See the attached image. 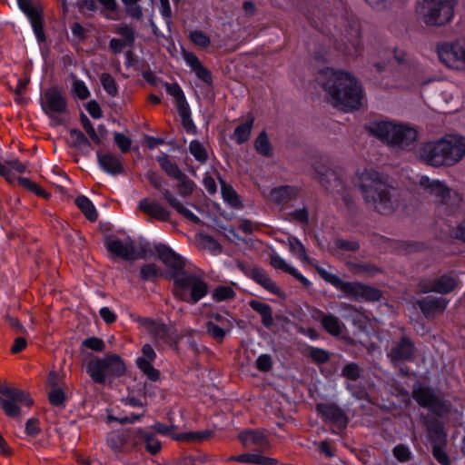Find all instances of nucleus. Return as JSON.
Segmentation results:
<instances>
[{
	"label": "nucleus",
	"mask_w": 465,
	"mask_h": 465,
	"mask_svg": "<svg viewBox=\"0 0 465 465\" xmlns=\"http://www.w3.org/2000/svg\"><path fill=\"white\" fill-rule=\"evenodd\" d=\"M288 246L293 255L303 262L312 264L322 279L342 292L345 298L357 302H377L381 298L382 293L379 289L361 282H345L338 275L315 264L307 255L305 246L296 237L291 236L288 238Z\"/></svg>",
	"instance_id": "f257e3e1"
},
{
	"label": "nucleus",
	"mask_w": 465,
	"mask_h": 465,
	"mask_svg": "<svg viewBox=\"0 0 465 465\" xmlns=\"http://www.w3.org/2000/svg\"><path fill=\"white\" fill-rule=\"evenodd\" d=\"M321 74L324 78L323 88L334 107L344 112L360 108L363 94L361 85L353 76L331 68L322 70Z\"/></svg>",
	"instance_id": "f03ea898"
},
{
	"label": "nucleus",
	"mask_w": 465,
	"mask_h": 465,
	"mask_svg": "<svg viewBox=\"0 0 465 465\" xmlns=\"http://www.w3.org/2000/svg\"><path fill=\"white\" fill-rule=\"evenodd\" d=\"M357 178L364 201L378 213L388 214L397 208L398 191L387 183L383 174L373 169H365L357 173Z\"/></svg>",
	"instance_id": "7ed1b4c3"
},
{
	"label": "nucleus",
	"mask_w": 465,
	"mask_h": 465,
	"mask_svg": "<svg viewBox=\"0 0 465 465\" xmlns=\"http://www.w3.org/2000/svg\"><path fill=\"white\" fill-rule=\"evenodd\" d=\"M413 153L419 160L434 167L452 166L465 156V139L446 135L437 141L414 146Z\"/></svg>",
	"instance_id": "20e7f679"
},
{
	"label": "nucleus",
	"mask_w": 465,
	"mask_h": 465,
	"mask_svg": "<svg viewBox=\"0 0 465 465\" xmlns=\"http://www.w3.org/2000/svg\"><path fill=\"white\" fill-rule=\"evenodd\" d=\"M173 294L185 302L195 304L208 293V284L200 273L184 270L173 273Z\"/></svg>",
	"instance_id": "39448f33"
},
{
	"label": "nucleus",
	"mask_w": 465,
	"mask_h": 465,
	"mask_svg": "<svg viewBox=\"0 0 465 465\" xmlns=\"http://www.w3.org/2000/svg\"><path fill=\"white\" fill-rule=\"evenodd\" d=\"M457 0H422L415 5V14L427 25H443L453 17Z\"/></svg>",
	"instance_id": "423d86ee"
},
{
	"label": "nucleus",
	"mask_w": 465,
	"mask_h": 465,
	"mask_svg": "<svg viewBox=\"0 0 465 465\" xmlns=\"http://www.w3.org/2000/svg\"><path fill=\"white\" fill-rule=\"evenodd\" d=\"M85 370L92 381L104 384L107 377H120L124 374L126 366L117 354H108L103 358L94 357L86 362Z\"/></svg>",
	"instance_id": "0eeeda50"
},
{
	"label": "nucleus",
	"mask_w": 465,
	"mask_h": 465,
	"mask_svg": "<svg viewBox=\"0 0 465 465\" xmlns=\"http://www.w3.org/2000/svg\"><path fill=\"white\" fill-rule=\"evenodd\" d=\"M0 394L3 396L0 399L2 410L12 419L20 420L34 404L27 391L9 387L5 383H0Z\"/></svg>",
	"instance_id": "6e6552de"
},
{
	"label": "nucleus",
	"mask_w": 465,
	"mask_h": 465,
	"mask_svg": "<svg viewBox=\"0 0 465 465\" xmlns=\"http://www.w3.org/2000/svg\"><path fill=\"white\" fill-rule=\"evenodd\" d=\"M423 423L431 444L432 456L440 465H450V459L445 450L448 445V435L444 424L432 416L424 417Z\"/></svg>",
	"instance_id": "1a4fd4ad"
},
{
	"label": "nucleus",
	"mask_w": 465,
	"mask_h": 465,
	"mask_svg": "<svg viewBox=\"0 0 465 465\" xmlns=\"http://www.w3.org/2000/svg\"><path fill=\"white\" fill-rule=\"evenodd\" d=\"M412 397L420 407L428 409L438 418L448 416L450 412V402L430 387L414 385Z\"/></svg>",
	"instance_id": "9d476101"
},
{
	"label": "nucleus",
	"mask_w": 465,
	"mask_h": 465,
	"mask_svg": "<svg viewBox=\"0 0 465 465\" xmlns=\"http://www.w3.org/2000/svg\"><path fill=\"white\" fill-rule=\"evenodd\" d=\"M370 134L391 147L400 146L406 135L407 126L388 121H373L366 125Z\"/></svg>",
	"instance_id": "9b49d317"
},
{
	"label": "nucleus",
	"mask_w": 465,
	"mask_h": 465,
	"mask_svg": "<svg viewBox=\"0 0 465 465\" xmlns=\"http://www.w3.org/2000/svg\"><path fill=\"white\" fill-rule=\"evenodd\" d=\"M440 61L447 67L465 70V45L457 41L437 45Z\"/></svg>",
	"instance_id": "f8f14e48"
},
{
	"label": "nucleus",
	"mask_w": 465,
	"mask_h": 465,
	"mask_svg": "<svg viewBox=\"0 0 465 465\" xmlns=\"http://www.w3.org/2000/svg\"><path fill=\"white\" fill-rule=\"evenodd\" d=\"M105 247L111 253L126 261L146 257L143 252L136 250L134 242L131 238L124 240L118 238L107 239L105 241Z\"/></svg>",
	"instance_id": "ddd939ff"
},
{
	"label": "nucleus",
	"mask_w": 465,
	"mask_h": 465,
	"mask_svg": "<svg viewBox=\"0 0 465 465\" xmlns=\"http://www.w3.org/2000/svg\"><path fill=\"white\" fill-rule=\"evenodd\" d=\"M135 322L153 338L156 343L170 344L173 342V333L166 324L149 317L141 316L136 317Z\"/></svg>",
	"instance_id": "4468645a"
},
{
	"label": "nucleus",
	"mask_w": 465,
	"mask_h": 465,
	"mask_svg": "<svg viewBox=\"0 0 465 465\" xmlns=\"http://www.w3.org/2000/svg\"><path fill=\"white\" fill-rule=\"evenodd\" d=\"M41 106L49 117H54L67 111L66 99L57 87H51L45 91Z\"/></svg>",
	"instance_id": "2eb2a0df"
},
{
	"label": "nucleus",
	"mask_w": 465,
	"mask_h": 465,
	"mask_svg": "<svg viewBox=\"0 0 465 465\" xmlns=\"http://www.w3.org/2000/svg\"><path fill=\"white\" fill-rule=\"evenodd\" d=\"M20 9L25 14L30 21L36 39L39 42L45 40L43 25L42 11L36 6H34L31 0H17Z\"/></svg>",
	"instance_id": "dca6fc26"
},
{
	"label": "nucleus",
	"mask_w": 465,
	"mask_h": 465,
	"mask_svg": "<svg viewBox=\"0 0 465 465\" xmlns=\"http://www.w3.org/2000/svg\"><path fill=\"white\" fill-rule=\"evenodd\" d=\"M318 413L323 420L331 421L339 428L344 429L349 419L344 411L333 402H322L316 405Z\"/></svg>",
	"instance_id": "f3484780"
},
{
	"label": "nucleus",
	"mask_w": 465,
	"mask_h": 465,
	"mask_svg": "<svg viewBox=\"0 0 465 465\" xmlns=\"http://www.w3.org/2000/svg\"><path fill=\"white\" fill-rule=\"evenodd\" d=\"M155 359L153 348L150 344H144L142 348V356L135 361L137 368L152 381H156L160 378V371L152 364Z\"/></svg>",
	"instance_id": "a211bd4d"
},
{
	"label": "nucleus",
	"mask_w": 465,
	"mask_h": 465,
	"mask_svg": "<svg viewBox=\"0 0 465 465\" xmlns=\"http://www.w3.org/2000/svg\"><path fill=\"white\" fill-rule=\"evenodd\" d=\"M154 251L158 259L173 272H181L184 268V261L181 255L163 243L154 244Z\"/></svg>",
	"instance_id": "6ab92c4d"
},
{
	"label": "nucleus",
	"mask_w": 465,
	"mask_h": 465,
	"mask_svg": "<svg viewBox=\"0 0 465 465\" xmlns=\"http://www.w3.org/2000/svg\"><path fill=\"white\" fill-rule=\"evenodd\" d=\"M312 318L319 322L323 330L332 336H339L341 334L345 327L337 316L331 313H325L319 309L312 312Z\"/></svg>",
	"instance_id": "aec40b11"
},
{
	"label": "nucleus",
	"mask_w": 465,
	"mask_h": 465,
	"mask_svg": "<svg viewBox=\"0 0 465 465\" xmlns=\"http://www.w3.org/2000/svg\"><path fill=\"white\" fill-rule=\"evenodd\" d=\"M300 188L296 186L282 185L272 188L267 197L271 203L282 206L296 200L300 195Z\"/></svg>",
	"instance_id": "412c9836"
},
{
	"label": "nucleus",
	"mask_w": 465,
	"mask_h": 465,
	"mask_svg": "<svg viewBox=\"0 0 465 465\" xmlns=\"http://www.w3.org/2000/svg\"><path fill=\"white\" fill-rule=\"evenodd\" d=\"M419 184L430 194L434 195L440 203H447L450 198V190L440 181L421 176Z\"/></svg>",
	"instance_id": "4be33fe9"
},
{
	"label": "nucleus",
	"mask_w": 465,
	"mask_h": 465,
	"mask_svg": "<svg viewBox=\"0 0 465 465\" xmlns=\"http://www.w3.org/2000/svg\"><path fill=\"white\" fill-rule=\"evenodd\" d=\"M132 436L134 446L143 443L146 450L152 455H155L161 450V442L154 433L145 431L142 429H135L132 430Z\"/></svg>",
	"instance_id": "5701e85b"
},
{
	"label": "nucleus",
	"mask_w": 465,
	"mask_h": 465,
	"mask_svg": "<svg viewBox=\"0 0 465 465\" xmlns=\"http://www.w3.org/2000/svg\"><path fill=\"white\" fill-rule=\"evenodd\" d=\"M138 209L158 221H167L170 218V212L154 199H142L138 203Z\"/></svg>",
	"instance_id": "b1692460"
},
{
	"label": "nucleus",
	"mask_w": 465,
	"mask_h": 465,
	"mask_svg": "<svg viewBox=\"0 0 465 465\" xmlns=\"http://www.w3.org/2000/svg\"><path fill=\"white\" fill-rule=\"evenodd\" d=\"M448 301L441 297L427 296L417 301L420 311L426 317H430L436 312H443L447 307Z\"/></svg>",
	"instance_id": "393cba45"
},
{
	"label": "nucleus",
	"mask_w": 465,
	"mask_h": 465,
	"mask_svg": "<svg viewBox=\"0 0 465 465\" xmlns=\"http://www.w3.org/2000/svg\"><path fill=\"white\" fill-rule=\"evenodd\" d=\"M271 265L277 269L281 270L286 273L291 274L295 279H297L303 286L310 287L312 282L303 276L295 267L288 264L286 261L282 258L278 253L273 252L271 255Z\"/></svg>",
	"instance_id": "a878e982"
},
{
	"label": "nucleus",
	"mask_w": 465,
	"mask_h": 465,
	"mask_svg": "<svg viewBox=\"0 0 465 465\" xmlns=\"http://www.w3.org/2000/svg\"><path fill=\"white\" fill-rule=\"evenodd\" d=\"M97 160L100 167L109 174H120L123 170V163L121 160L111 153H97Z\"/></svg>",
	"instance_id": "bb28decb"
},
{
	"label": "nucleus",
	"mask_w": 465,
	"mask_h": 465,
	"mask_svg": "<svg viewBox=\"0 0 465 465\" xmlns=\"http://www.w3.org/2000/svg\"><path fill=\"white\" fill-rule=\"evenodd\" d=\"M250 277L259 285L262 286L265 290L272 294L281 296L282 291L276 283L271 279L266 272L258 267H254L250 271Z\"/></svg>",
	"instance_id": "cd10ccee"
},
{
	"label": "nucleus",
	"mask_w": 465,
	"mask_h": 465,
	"mask_svg": "<svg viewBox=\"0 0 465 465\" xmlns=\"http://www.w3.org/2000/svg\"><path fill=\"white\" fill-rule=\"evenodd\" d=\"M129 440L133 441L132 430L126 432L113 431L108 435L106 442L113 451L120 453L125 451L126 443Z\"/></svg>",
	"instance_id": "c85d7f7f"
},
{
	"label": "nucleus",
	"mask_w": 465,
	"mask_h": 465,
	"mask_svg": "<svg viewBox=\"0 0 465 465\" xmlns=\"http://www.w3.org/2000/svg\"><path fill=\"white\" fill-rule=\"evenodd\" d=\"M230 460L240 463H250L256 465H276L277 460L272 458L265 457L260 453H244L230 458Z\"/></svg>",
	"instance_id": "c756f323"
},
{
	"label": "nucleus",
	"mask_w": 465,
	"mask_h": 465,
	"mask_svg": "<svg viewBox=\"0 0 465 465\" xmlns=\"http://www.w3.org/2000/svg\"><path fill=\"white\" fill-rule=\"evenodd\" d=\"M458 285V281L455 277L448 274H443L433 280V287L428 290H432L433 292L447 294L451 292Z\"/></svg>",
	"instance_id": "7c9ffc66"
},
{
	"label": "nucleus",
	"mask_w": 465,
	"mask_h": 465,
	"mask_svg": "<svg viewBox=\"0 0 465 465\" xmlns=\"http://www.w3.org/2000/svg\"><path fill=\"white\" fill-rule=\"evenodd\" d=\"M388 356L392 364L405 373L401 364L407 359V338L402 337L401 342L391 350Z\"/></svg>",
	"instance_id": "2f4dec72"
},
{
	"label": "nucleus",
	"mask_w": 465,
	"mask_h": 465,
	"mask_svg": "<svg viewBox=\"0 0 465 465\" xmlns=\"http://www.w3.org/2000/svg\"><path fill=\"white\" fill-rule=\"evenodd\" d=\"M239 439L245 446L253 444L257 445L262 450H267L269 448L268 440L262 432L259 431H243L239 435Z\"/></svg>",
	"instance_id": "473e14b6"
},
{
	"label": "nucleus",
	"mask_w": 465,
	"mask_h": 465,
	"mask_svg": "<svg viewBox=\"0 0 465 465\" xmlns=\"http://www.w3.org/2000/svg\"><path fill=\"white\" fill-rule=\"evenodd\" d=\"M250 307L259 313L262 317V324L269 328L273 323V318H272V311L269 304L261 302L259 301L252 300L249 302Z\"/></svg>",
	"instance_id": "72a5a7b5"
},
{
	"label": "nucleus",
	"mask_w": 465,
	"mask_h": 465,
	"mask_svg": "<svg viewBox=\"0 0 465 465\" xmlns=\"http://www.w3.org/2000/svg\"><path fill=\"white\" fill-rule=\"evenodd\" d=\"M74 203L87 220L91 222H94L97 220L98 213L96 211L95 206L88 197L84 195L77 196Z\"/></svg>",
	"instance_id": "f704fd0d"
},
{
	"label": "nucleus",
	"mask_w": 465,
	"mask_h": 465,
	"mask_svg": "<svg viewBox=\"0 0 465 465\" xmlns=\"http://www.w3.org/2000/svg\"><path fill=\"white\" fill-rule=\"evenodd\" d=\"M72 80L71 92L72 94L79 100H86L91 95V93L86 84L79 79L74 73L70 74Z\"/></svg>",
	"instance_id": "c9c22d12"
},
{
	"label": "nucleus",
	"mask_w": 465,
	"mask_h": 465,
	"mask_svg": "<svg viewBox=\"0 0 465 465\" xmlns=\"http://www.w3.org/2000/svg\"><path fill=\"white\" fill-rule=\"evenodd\" d=\"M158 163L167 175L178 181H181L185 177V174L180 170L178 165L173 163L167 156L159 157Z\"/></svg>",
	"instance_id": "e433bc0d"
},
{
	"label": "nucleus",
	"mask_w": 465,
	"mask_h": 465,
	"mask_svg": "<svg viewBox=\"0 0 465 465\" xmlns=\"http://www.w3.org/2000/svg\"><path fill=\"white\" fill-rule=\"evenodd\" d=\"M189 153L200 164L206 163L208 160V152L206 147L198 140H192L188 147Z\"/></svg>",
	"instance_id": "4c0bfd02"
},
{
	"label": "nucleus",
	"mask_w": 465,
	"mask_h": 465,
	"mask_svg": "<svg viewBox=\"0 0 465 465\" xmlns=\"http://www.w3.org/2000/svg\"><path fill=\"white\" fill-rule=\"evenodd\" d=\"M232 329V326H221L213 321L206 322V331L208 334L218 342H222L224 340L226 333L230 332Z\"/></svg>",
	"instance_id": "58836bf2"
},
{
	"label": "nucleus",
	"mask_w": 465,
	"mask_h": 465,
	"mask_svg": "<svg viewBox=\"0 0 465 465\" xmlns=\"http://www.w3.org/2000/svg\"><path fill=\"white\" fill-rule=\"evenodd\" d=\"M166 93L174 98L177 109L188 105L183 91L177 83L164 84Z\"/></svg>",
	"instance_id": "ea45409f"
},
{
	"label": "nucleus",
	"mask_w": 465,
	"mask_h": 465,
	"mask_svg": "<svg viewBox=\"0 0 465 465\" xmlns=\"http://www.w3.org/2000/svg\"><path fill=\"white\" fill-rule=\"evenodd\" d=\"M253 124V119L247 121L240 125H238L232 134V139H234L237 143L242 144L248 141Z\"/></svg>",
	"instance_id": "a19ab883"
},
{
	"label": "nucleus",
	"mask_w": 465,
	"mask_h": 465,
	"mask_svg": "<svg viewBox=\"0 0 465 465\" xmlns=\"http://www.w3.org/2000/svg\"><path fill=\"white\" fill-rule=\"evenodd\" d=\"M221 193L223 201L231 207L240 208L242 206L239 195L232 186L223 183L221 188Z\"/></svg>",
	"instance_id": "79ce46f5"
},
{
	"label": "nucleus",
	"mask_w": 465,
	"mask_h": 465,
	"mask_svg": "<svg viewBox=\"0 0 465 465\" xmlns=\"http://www.w3.org/2000/svg\"><path fill=\"white\" fill-rule=\"evenodd\" d=\"M17 182L21 186L34 193L37 196H41L45 199L50 197L49 193L45 192L41 186H39L37 183H35L29 178L18 177Z\"/></svg>",
	"instance_id": "37998d69"
},
{
	"label": "nucleus",
	"mask_w": 465,
	"mask_h": 465,
	"mask_svg": "<svg viewBox=\"0 0 465 465\" xmlns=\"http://www.w3.org/2000/svg\"><path fill=\"white\" fill-rule=\"evenodd\" d=\"M308 355L316 364L327 363L331 359V354L328 351L314 346L308 347Z\"/></svg>",
	"instance_id": "c03bdc74"
},
{
	"label": "nucleus",
	"mask_w": 465,
	"mask_h": 465,
	"mask_svg": "<svg viewBox=\"0 0 465 465\" xmlns=\"http://www.w3.org/2000/svg\"><path fill=\"white\" fill-rule=\"evenodd\" d=\"M235 292L231 286L220 285L217 286L212 293V298L214 302H220L226 300L233 299Z\"/></svg>",
	"instance_id": "a18cd8bd"
},
{
	"label": "nucleus",
	"mask_w": 465,
	"mask_h": 465,
	"mask_svg": "<svg viewBox=\"0 0 465 465\" xmlns=\"http://www.w3.org/2000/svg\"><path fill=\"white\" fill-rule=\"evenodd\" d=\"M256 151L263 156H271L272 149L265 132H262L255 140Z\"/></svg>",
	"instance_id": "49530a36"
},
{
	"label": "nucleus",
	"mask_w": 465,
	"mask_h": 465,
	"mask_svg": "<svg viewBox=\"0 0 465 465\" xmlns=\"http://www.w3.org/2000/svg\"><path fill=\"white\" fill-rule=\"evenodd\" d=\"M100 81L104 91L112 97L118 94V87L114 78L108 73H103L100 76Z\"/></svg>",
	"instance_id": "de8ad7c7"
},
{
	"label": "nucleus",
	"mask_w": 465,
	"mask_h": 465,
	"mask_svg": "<svg viewBox=\"0 0 465 465\" xmlns=\"http://www.w3.org/2000/svg\"><path fill=\"white\" fill-rule=\"evenodd\" d=\"M340 309L341 311L347 312V314L343 316L344 319L351 320L354 324L363 317L361 311L350 303L341 302L340 304Z\"/></svg>",
	"instance_id": "09e8293b"
},
{
	"label": "nucleus",
	"mask_w": 465,
	"mask_h": 465,
	"mask_svg": "<svg viewBox=\"0 0 465 465\" xmlns=\"http://www.w3.org/2000/svg\"><path fill=\"white\" fill-rule=\"evenodd\" d=\"M190 40L195 45L203 48H206L210 45V38L202 31L194 30L190 33Z\"/></svg>",
	"instance_id": "8fccbe9b"
},
{
	"label": "nucleus",
	"mask_w": 465,
	"mask_h": 465,
	"mask_svg": "<svg viewBox=\"0 0 465 465\" xmlns=\"http://www.w3.org/2000/svg\"><path fill=\"white\" fill-rule=\"evenodd\" d=\"M182 118V124L187 132H194L195 125L190 116L189 105L177 109Z\"/></svg>",
	"instance_id": "3c124183"
},
{
	"label": "nucleus",
	"mask_w": 465,
	"mask_h": 465,
	"mask_svg": "<svg viewBox=\"0 0 465 465\" xmlns=\"http://www.w3.org/2000/svg\"><path fill=\"white\" fill-rule=\"evenodd\" d=\"M160 274V270L153 263L145 264L140 270V278L143 281L152 280Z\"/></svg>",
	"instance_id": "603ef678"
},
{
	"label": "nucleus",
	"mask_w": 465,
	"mask_h": 465,
	"mask_svg": "<svg viewBox=\"0 0 465 465\" xmlns=\"http://www.w3.org/2000/svg\"><path fill=\"white\" fill-rule=\"evenodd\" d=\"M80 120H81V124H82L83 128L88 134L90 138L95 143H100L101 140H100L99 136L97 135V134H96V132H95V130H94L91 121L89 120V118L84 114H81Z\"/></svg>",
	"instance_id": "864d4df0"
},
{
	"label": "nucleus",
	"mask_w": 465,
	"mask_h": 465,
	"mask_svg": "<svg viewBox=\"0 0 465 465\" xmlns=\"http://www.w3.org/2000/svg\"><path fill=\"white\" fill-rule=\"evenodd\" d=\"M114 140L122 153H127L131 149L132 140L127 135L115 132Z\"/></svg>",
	"instance_id": "5fc2aeb1"
},
{
	"label": "nucleus",
	"mask_w": 465,
	"mask_h": 465,
	"mask_svg": "<svg viewBox=\"0 0 465 465\" xmlns=\"http://www.w3.org/2000/svg\"><path fill=\"white\" fill-rule=\"evenodd\" d=\"M70 137L73 141V144L75 147L80 146H90V142L84 134L77 129H72L70 131Z\"/></svg>",
	"instance_id": "6e6d98bb"
},
{
	"label": "nucleus",
	"mask_w": 465,
	"mask_h": 465,
	"mask_svg": "<svg viewBox=\"0 0 465 465\" xmlns=\"http://www.w3.org/2000/svg\"><path fill=\"white\" fill-rule=\"evenodd\" d=\"M341 374L351 381H357L360 378V367L354 362L348 363L342 368Z\"/></svg>",
	"instance_id": "4d7b16f0"
},
{
	"label": "nucleus",
	"mask_w": 465,
	"mask_h": 465,
	"mask_svg": "<svg viewBox=\"0 0 465 465\" xmlns=\"http://www.w3.org/2000/svg\"><path fill=\"white\" fill-rule=\"evenodd\" d=\"M290 218L293 221L299 222L302 224L309 223V212L306 207L295 209L288 213Z\"/></svg>",
	"instance_id": "13d9d810"
},
{
	"label": "nucleus",
	"mask_w": 465,
	"mask_h": 465,
	"mask_svg": "<svg viewBox=\"0 0 465 465\" xmlns=\"http://www.w3.org/2000/svg\"><path fill=\"white\" fill-rule=\"evenodd\" d=\"M116 33L123 37V41L127 45H132L134 42V31L128 25H122L116 29Z\"/></svg>",
	"instance_id": "bf43d9fd"
},
{
	"label": "nucleus",
	"mask_w": 465,
	"mask_h": 465,
	"mask_svg": "<svg viewBox=\"0 0 465 465\" xmlns=\"http://www.w3.org/2000/svg\"><path fill=\"white\" fill-rule=\"evenodd\" d=\"M83 345L94 351H102L105 347L104 341L97 337H90L84 340Z\"/></svg>",
	"instance_id": "052dcab7"
},
{
	"label": "nucleus",
	"mask_w": 465,
	"mask_h": 465,
	"mask_svg": "<svg viewBox=\"0 0 465 465\" xmlns=\"http://www.w3.org/2000/svg\"><path fill=\"white\" fill-rule=\"evenodd\" d=\"M174 209L192 223H198L200 222L199 217L185 207L181 202L174 207Z\"/></svg>",
	"instance_id": "680f3d73"
},
{
	"label": "nucleus",
	"mask_w": 465,
	"mask_h": 465,
	"mask_svg": "<svg viewBox=\"0 0 465 465\" xmlns=\"http://www.w3.org/2000/svg\"><path fill=\"white\" fill-rule=\"evenodd\" d=\"M174 209L192 223H198L200 222L199 217L185 207L181 202L174 207Z\"/></svg>",
	"instance_id": "e2e57ef3"
},
{
	"label": "nucleus",
	"mask_w": 465,
	"mask_h": 465,
	"mask_svg": "<svg viewBox=\"0 0 465 465\" xmlns=\"http://www.w3.org/2000/svg\"><path fill=\"white\" fill-rule=\"evenodd\" d=\"M64 398V393L61 389L53 390L48 396L50 403L54 406L63 405Z\"/></svg>",
	"instance_id": "0e129e2a"
},
{
	"label": "nucleus",
	"mask_w": 465,
	"mask_h": 465,
	"mask_svg": "<svg viewBox=\"0 0 465 465\" xmlns=\"http://www.w3.org/2000/svg\"><path fill=\"white\" fill-rule=\"evenodd\" d=\"M86 111L94 119H100L103 116L102 109L95 100H91L87 103Z\"/></svg>",
	"instance_id": "69168bd1"
},
{
	"label": "nucleus",
	"mask_w": 465,
	"mask_h": 465,
	"mask_svg": "<svg viewBox=\"0 0 465 465\" xmlns=\"http://www.w3.org/2000/svg\"><path fill=\"white\" fill-rule=\"evenodd\" d=\"M25 433L31 437H35L40 433L39 421L37 419L31 418L26 421Z\"/></svg>",
	"instance_id": "338daca9"
},
{
	"label": "nucleus",
	"mask_w": 465,
	"mask_h": 465,
	"mask_svg": "<svg viewBox=\"0 0 465 465\" xmlns=\"http://www.w3.org/2000/svg\"><path fill=\"white\" fill-rule=\"evenodd\" d=\"M256 367L261 371H268L272 368V360L268 354H262L256 360Z\"/></svg>",
	"instance_id": "774afa93"
}]
</instances>
